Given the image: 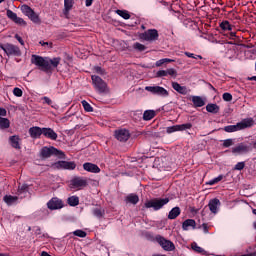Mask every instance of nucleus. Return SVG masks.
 <instances>
[{
    "label": "nucleus",
    "mask_w": 256,
    "mask_h": 256,
    "mask_svg": "<svg viewBox=\"0 0 256 256\" xmlns=\"http://www.w3.org/2000/svg\"><path fill=\"white\" fill-rule=\"evenodd\" d=\"M235 37H237V33L236 32H231L230 33V38L235 39Z\"/></svg>",
    "instance_id": "63"
},
{
    "label": "nucleus",
    "mask_w": 256,
    "mask_h": 256,
    "mask_svg": "<svg viewBox=\"0 0 256 256\" xmlns=\"http://www.w3.org/2000/svg\"><path fill=\"white\" fill-rule=\"evenodd\" d=\"M208 207L211 213H213L214 215H217V213H219V208L221 207V201H219V199L217 198H214L209 201Z\"/></svg>",
    "instance_id": "16"
},
{
    "label": "nucleus",
    "mask_w": 256,
    "mask_h": 256,
    "mask_svg": "<svg viewBox=\"0 0 256 256\" xmlns=\"http://www.w3.org/2000/svg\"><path fill=\"white\" fill-rule=\"evenodd\" d=\"M9 127H11L9 119L0 116V129H9Z\"/></svg>",
    "instance_id": "29"
},
{
    "label": "nucleus",
    "mask_w": 256,
    "mask_h": 256,
    "mask_svg": "<svg viewBox=\"0 0 256 256\" xmlns=\"http://www.w3.org/2000/svg\"><path fill=\"white\" fill-rule=\"evenodd\" d=\"M116 14L122 17V19H131V14L127 10H116Z\"/></svg>",
    "instance_id": "31"
},
{
    "label": "nucleus",
    "mask_w": 256,
    "mask_h": 256,
    "mask_svg": "<svg viewBox=\"0 0 256 256\" xmlns=\"http://www.w3.org/2000/svg\"><path fill=\"white\" fill-rule=\"evenodd\" d=\"M223 180V175H219L218 177L208 181L206 185H215L216 183H219V181Z\"/></svg>",
    "instance_id": "43"
},
{
    "label": "nucleus",
    "mask_w": 256,
    "mask_h": 256,
    "mask_svg": "<svg viewBox=\"0 0 256 256\" xmlns=\"http://www.w3.org/2000/svg\"><path fill=\"white\" fill-rule=\"evenodd\" d=\"M48 63L51 66V70L57 69V67H59V63H61V57H54L52 59H49Z\"/></svg>",
    "instance_id": "26"
},
{
    "label": "nucleus",
    "mask_w": 256,
    "mask_h": 256,
    "mask_svg": "<svg viewBox=\"0 0 256 256\" xmlns=\"http://www.w3.org/2000/svg\"><path fill=\"white\" fill-rule=\"evenodd\" d=\"M164 59V63H173L175 60L173 59H169V58H163Z\"/></svg>",
    "instance_id": "62"
},
{
    "label": "nucleus",
    "mask_w": 256,
    "mask_h": 256,
    "mask_svg": "<svg viewBox=\"0 0 256 256\" xmlns=\"http://www.w3.org/2000/svg\"><path fill=\"white\" fill-rule=\"evenodd\" d=\"M255 121L253 118H245L242 121L238 122L235 125H228L223 128V131L226 133H235L237 131H243V129H249V127H253Z\"/></svg>",
    "instance_id": "2"
},
{
    "label": "nucleus",
    "mask_w": 256,
    "mask_h": 256,
    "mask_svg": "<svg viewBox=\"0 0 256 256\" xmlns=\"http://www.w3.org/2000/svg\"><path fill=\"white\" fill-rule=\"evenodd\" d=\"M0 48L4 50L6 55H14V57H21V49L19 46L13 44H1Z\"/></svg>",
    "instance_id": "8"
},
{
    "label": "nucleus",
    "mask_w": 256,
    "mask_h": 256,
    "mask_svg": "<svg viewBox=\"0 0 256 256\" xmlns=\"http://www.w3.org/2000/svg\"><path fill=\"white\" fill-rule=\"evenodd\" d=\"M219 109H220L219 105H217V104L210 103V104L206 105V111H208V113L217 114V113H219Z\"/></svg>",
    "instance_id": "27"
},
{
    "label": "nucleus",
    "mask_w": 256,
    "mask_h": 256,
    "mask_svg": "<svg viewBox=\"0 0 256 256\" xmlns=\"http://www.w3.org/2000/svg\"><path fill=\"white\" fill-rule=\"evenodd\" d=\"M39 155L42 159H51V157H54V159H66L63 150H59L55 146H43Z\"/></svg>",
    "instance_id": "1"
},
{
    "label": "nucleus",
    "mask_w": 256,
    "mask_h": 256,
    "mask_svg": "<svg viewBox=\"0 0 256 256\" xmlns=\"http://www.w3.org/2000/svg\"><path fill=\"white\" fill-rule=\"evenodd\" d=\"M196 222H195V220H193V219H187V220H185L184 222H183V224H182V229L184 230V231H189V229H195V227H196Z\"/></svg>",
    "instance_id": "21"
},
{
    "label": "nucleus",
    "mask_w": 256,
    "mask_h": 256,
    "mask_svg": "<svg viewBox=\"0 0 256 256\" xmlns=\"http://www.w3.org/2000/svg\"><path fill=\"white\" fill-rule=\"evenodd\" d=\"M48 209H51L52 211H55L57 209H63L64 204L63 200L59 198H52L48 203H47Z\"/></svg>",
    "instance_id": "14"
},
{
    "label": "nucleus",
    "mask_w": 256,
    "mask_h": 256,
    "mask_svg": "<svg viewBox=\"0 0 256 256\" xmlns=\"http://www.w3.org/2000/svg\"><path fill=\"white\" fill-rule=\"evenodd\" d=\"M202 229L204 233H209V227H207V224H202Z\"/></svg>",
    "instance_id": "60"
},
{
    "label": "nucleus",
    "mask_w": 256,
    "mask_h": 256,
    "mask_svg": "<svg viewBox=\"0 0 256 256\" xmlns=\"http://www.w3.org/2000/svg\"><path fill=\"white\" fill-rule=\"evenodd\" d=\"M145 91L152 93V95H158V97H167L169 95V91L161 86H146Z\"/></svg>",
    "instance_id": "9"
},
{
    "label": "nucleus",
    "mask_w": 256,
    "mask_h": 256,
    "mask_svg": "<svg viewBox=\"0 0 256 256\" xmlns=\"http://www.w3.org/2000/svg\"><path fill=\"white\" fill-rule=\"evenodd\" d=\"M249 149H251V143L242 142L232 148V153L234 155H243L244 153H249Z\"/></svg>",
    "instance_id": "10"
},
{
    "label": "nucleus",
    "mask_w": 256,
    "mask_h": 256,
    "mask_svg": "<svg viewBox=\"0 0 256 256\" xmlns=\"http://www.w3.org/2000/svg\"><path fill=\"white\" fill-rule=\"evenodd\" d=\"M0 115L2 117H7V110L5 108H0Z\"/></svg>",
    "instance_id": "59"
},
{
    "label": "nucleus",
    "mask_w": 256,
    "mask_h": 256,
    "mask_svg": "<svg viewBox=\"0 0 256 256\" xmlns=\"http://www.w3.org/2000/svg\"><path fill=\"white\" fill-rule=\"evenodd\" d=\"M81 104L84 108V111H86L87 113H93V106H91V104H89L87 100H83Z\"/></svg>",
    "instance_id": "35"
},
{
    "label": "nucleus",
    "mask_w": 256,
    "mask_h": 256,
    "mask_svg": "<svg viewBox=\"0 0 256 256\" xmlns=\"http://www.w3.org/2000/svg\"><path fill=\"white\" fill-rule=\"evenodd\" d=\"M191 247H192L193 251H195L196 253H200L201 255H207V251H205V249H203L199 245H197V243L193 242L191 244Z\"/></svg>",
    "instance_id": "30"
},
{
    "label": "nucleus",
    "mask_w": 256,
    "mask_h": 256,
    "mask_svg": "<svg viewBox=\"0 0 256 256\" xmlns=\"http://www.w3.org/2000/svg\"><path fill=\"white\" fill-rule=\"evenodd\" d=\"M87 185V178L83 177H76L70 181V189H74V191H81Z\"/></svg>",
    "instance_id": "7"
},
{
    "label": "nucleus",
    "mask_w": 256,
    "mask_h": 256,
    "mask_svg": "<svg viewBox=\"0 0 256 256\" xmlns=\"http://www.w3.org/2000/svg\"><path fill=\"white\" fill-rule=\"evenodd\" d=\"M162 65H165V60L164 59H160L156 62V67H161Z\"/></svg>",
    "instance_id": "58"
},
{
    "label": "nucleus",
    "mask_w": 256,
    "mask_h": 256,
    "mask_svg": "<svg viewBox=\"0 0 256 256\" xmlns=\"http://www.w3.org/2000/svg\"><path fill=\"white\" fill-rule=\"evenodd\" d=\"M181 215V208L174 207L168 214V219H177Z\"/></svg>",
    "instance_id": "23"
},
{
    "label": "nucleus",
    "mask_w": 256,
    "mask_h": 256,
    "mask_svg": "<svg viewBox=\"0 0 256 256\" xmlns=\"http://www.w3.org/2000/svg\"><path fill=\"white\" fill-rule=\"evenodd\" d=\"M172 88L174 91H177V93H180V95H187V93H189L187 86H181L179 82H172Z\"/></svg>",
    "instance_id": "20"
},
{
    "label": "nucleus",
    "mask_w": 256,
    "mask_h": 256,
    "mask_svg": "<svg viewBox=\"0 0 256 256\" xmlns=\"http://www.w3.org/2000/svg\"><path fill=\"white\" fill-rule=\"evenodd\" d=\"M9 143L13 149L19 151L21 149V138L17 135H13L9 137Z\"/></svg>",
    "instance_id": "19"
},
{
    "label": "nucleus",
    "mask_w": 256,
    "mask_h": 256,
    "mask_svg": "<svg viewBox=\"0 0 256 256\" xmlns=\"http://www.w3.org/2000/svg\"><path fill=\"white\" fill-rule=\"evenodd\" d=\"M155 115H157V113L154 110H146L143 114V120L151 121V119H154Z\"/></svg>",
    "instance_id": "24"
},
{
    "label": "nucleus",
    "mask_w": 256,
    "mask_h": 256,
    "mask_svg": "<svg viewBox=\"0 0 256 256\" xmlns=\"http://www.w3.org/2000/svg\"><path fill=\"white\" fill-rule=\"evenodd\" d=\"M159 245L164 249V251H175V244L170 240L165 239L164 237H159L157 239Z\"/></svg>",
    "instance_id": "13"
},
{
    "label": "nucleus",
    "mask_w": 256,
    "mask_h": 256,
    "mask_svg": "<svg viewBox=\"0 0 256 256\" xmlns=\"http://www.w3.org/2000/svg\"><path fill=\"white\" fill-rule=\"evenodd\" d=\"M140 39L143 41H159V31L157 29H148L145 32L140 34Z\"/></svg>",
    "instance_id": "5"
},
{
    "label": "nucleus",
    "mask_w": 256,
    "mask_h": 256,
    "mask_svg": "<svg viewBox=\"0 0 256 256\" xmlns=\"http://www.w3.org/2000/svg\"><path fill=\"white\" fill-rule=\"evenodd\" d=\"M42 135L45 136L46 139H50L51 141H57L58 135L52 128H42Z\"/></svg>",
    "instance_id": "17"
},
{
    "label": "nucleus",
    "mask_w": 256,
    "mask_h": 256,
    "mask_svg": "<svg viewBox=\"0 0 256 256\" xmlns=\"http://www.w3.org/2000/svg\"><path fill=\"white\" fill-rule=\"evenodd\" d=\"M68 204L70 205V207H77V205H79V197L77 196L69 197Z\"/></svg>",
    "instance_id": "32"
},
{
    "label": "nucleus",
    "mask_w": 256,
    "mask_h": 256,
    "mask_svg": "<svg viewBox=\"0 0 256 256\" xmlns=\"http://www.w3.org/2000/svg\"><path fill=\"white\" fill-rule=\"evenodd\" d=\"M94 217H97L98 219H101V217H104L105 215V209L103 208H95L93 210Z\"/></svg>",
    "instance_id": "33"
},
{
    "label": "nucleus",
    "mask_w": 256,
    "mask_h": 256,
    "mask_svg": "<svg viewBox=\"0 0 256 256\" xmlns=\"http://www.w3.org/2000/svg\"><path fill=\"white\" fill-rule=\"evenodd\" d=\"M23 11L24 13H26L27 17L30 16V14L34 11L31 7L24 5L23 6Z\"/></svg>",
    "instance_id": "51"
},
{
    "label": "nucleus",
    "mask_w": 256,
    "mask_h": 256,
    "mask_svg": "<svg viewBox=\"0 0 256 256\" xmlns=\"http://www.w3.org/2000/svg\"><path fill=\"white\" fill-rule=\"evenodd\" d=\"M54 169H67L69 171H73L77 167L75 162L70 161H58L53 164Z\"/></svg>",
    "instance_id": "11"
},
{
    "label": "nucleus",
    "mask_w": 256,
    "mask_h": 256,
    "mask_svg": "<svg viewBox=\"0 0 256 256\" xmlns=\"http://www.w3.org/2000/svg\"><path fill=\"white\" fill-rule=\"evenodd\" d=\"M95 73H98V75H105V69L101 68L100 66L94 67Z\"/></svg>",
    "instance_id": "53"
},
{
    "label": "nucleus",
    "mask_w": 256,
    "mask_h": 256,
    "mask_svg": "<svg viewBox=\"0 0 256 256\" xmlns=\"http://www.w3.org/2000/svg\"><path fill=\"white\" fill-rule=\"evenodd\" d=\"M35 235H41V228H37V229H36Z\"/></svg>",
    "instance_id": "64"
},
{
    "label": "nucleus",
    "mask_w": 256,
    "mask_h": 256,
    "mask_svg": "<svg viewBox=\"0 0 256 256\" xmlns=\"http://www.w3.org/2000/svg\"><path fill=\"white\" fill-rule=\"evenodd\" d=\"M221 29H223V31H232L233 26H231V24L229 23V21H223L220 24Z\"/></svg>",
    "instance_id": "37"
},
{
    "label": "nucleus",
    "mask_w": 256,
    "mask_h": 256,
    "mask_svg": "<svg viewBox=\"0 0 256 256\" xmlns=\"http://www.w3.org/2000/svg\"><path fill=\"white\" fill-rule=\"evenodd\" d=\"M14 23H16V25H27V22L18 16H16V19H14Z\"/></svg>",
    "instance_id": "49"
},
{
    "label": "nucleus",
    "mask_w": 256,
    "mask_h": 256,
    "mask_svg": "<svg viewBox=\"0 0 256 256\" xmlns=\"http://www.w3.org/2000/svg\"><path fill=\"white\" fill-rule=\"evenodd\" d=\"M184 55L186 57H189V59H203V56L197 55V54H193L191 52H184Z\"/></svg>",
    "instance_id": "44"
},
{
    "label": "nucleus",
    "mask_w": 256,
    "mask_h": 256,
    "mask_svg": "<svg viewBox=\"0 0 256 256\" xmlns=\"http://www.w3.org/2000/svg\"><path fill=\"white\" fill-rule=\"evenodd\" d=\"M245 168V163L244 162H238L236 165H235V167H234V169L236 170V171H241V170H243Z\"/></svg>",
    "instance_id": "52"
},
{
    "label": "nucleus",
    "mask_w": 256,
    "mask_h": 256,
    "mask_svg": "<svg viewBox=\"0 0 256 256\" xmlns=\"http://www.w3.org/2000/svg\"><path fill=\"white\" fill-rule=\"evenodd\" d=\"M176 131H179L178 125L169 126L166 128V133H168V135H171V133H176Z\"/></svg>",
    "instance_id": "45"
},
{
    "label": "nucleus",
    "mask_w": 256,
    "mask_h": 256,
    "mask_svg": "<svg viewBox=\"0 0 256 256\" xmlns=\"http://www.w3.org/2000/svg\"><path fill=\"white\" fill-rule=\"evenodd\" d=\"M73 9V0H64V13H69Z\"/></svg>",
    "instance_id": "34"
},
{
    "label": "nucleus",
    "mask_w": 256,
    "mask_h": 256,
    "mask_svg": "<svg viewBox=\"0 0 256 256\" xmlns=\"http://www.w3.org/2000/svg\"><path fill=\"white\" fill-rule=\"evenodd\" d=\"M85 5L86 7H91L93 5V0H86Z\"/></svg>",
    "instance_id": "61"
},
{
    "label": "nucleus",
    "mask_w": 256,
    "mask_h": 256,
    "mask_svg": "<svg viewBox=\"0 0 256 256\" xmlns=\"http://www.w3.org/2000/svg\"><path fill=\"white\" fill-rule=\"evenodd\" d=\"M4 202L8 205H15L17 203L19 197L17 196H11V195H6L4 196Z\"/></svg>",
    "instance_id": "25"
},
{
    "label": "nucleus",
    "mask_w": 256,
    "mask_h": 256,
    "mask_svg": "<svg viewBox=\"0 0 256 256\" xmlns=\"http://www.w3.org/2000/svg\"><path fill=\"white\" fill-rule=\"evenodd\" d=\"M13 94L15 95V97H23V90L16 87L13 89Z\"/></svg>",
    "instance_id": "48"
},
{
    "label": "nucleus",
    "mask_w": 256,
    "mask_h": 256,
    "mask_svg": "<svg viewBox=\"0 0 256 256\" xmlns=\"http://www.w3.org/2000/svg\"><path fill=\"white\" fill-rule=\"evenodd\" d=\"M92 84L98 93H105L107 91V83L99 76H91Z\"/></svg>",
    "instance_id": "6"
},
{
    "label": "nucleus",
    "mask_w": 256,
    "mask_h": 256,
    "mask_svg": "<svg viewBox=\"0 0 256 256\" xmlns=\"http://www.w3.org/2000/svg\"><path fill=\"white\" fill-rule=\"evenodd\" d=\"M28 133L32 139H41V135H43V128L34 126L29 128Z\"/></svg>",
    "instance_id": "15"
},
{
    "label": "nucleus",
    "mask_w": 256,
    "mask_h": 256,
    "mask_svg": "<svg viewBox=\"0 0 256 256\" xmlns=\"http://www.w3.org/2000/svg\"><path fill=\"white\" fill-rule=\"evenodd\" d=\"M42 101H44V103H46V105H50V107H52V109H57V105L53 104V100H51V98L44 96L42 98Z\"/></svg>",
    "instance_id": "39"
},
{
    "label": "nucleus",
    "mask_w": 256,
    "mask_h": 256,
    "mask_svg": "<svg viewBox=\"0 0 256 256\" xmlns=\"http://www.w3.org/2000/svg\"><path fill=\"white\" fill-rule=\"evenodd\" d=\"M167 70H159L157 73H156V77H167Z\"/></svg>",
    "instance_id": "56"
},
{
    "label": "nucleus",
    "mask_w": 256,
    "mask_h": 256,
    "mask_svg": "<svg viewBox=\"0 0 256 256\" xmlns=\"http://www.w3.org/2000/svg\"><path fill=\"white\" fill-rule=\"evenodd\" d=\"M166 72L167 75H170L171 77H177V70H175V68H169Z\"/></svg>",
    "instance_id": "50"
},
{
    "label": "nucleus",
    "mask_w": 256,
    "mask_h": 256,
    "mask_svg": "<svg viewBox=\"0 0 256 256\" xmlns=\"http://www.w3.org/2000/svg\"><path fill=\"white\" fill-rule=\"evenodd\" d=\"M31 64L39 67L44 73H49V71H51V64H49V60H46L43 56L33 54Z\"/></svg>",
    "instance_id": "3"
},
{
    "label": "nucleus",
    "mask_w": 256,
    "mask_h": 256,
    "mask_svg": "<svg viewBox=\"0 0 256 256\" xmlns=\"http://www.w3.org/2000/svg\"><path fill=\"white\" fill-rule=\"evenodd\" d=\"M14 37H15L16 40H18L20 45H25V41H23V38H21V36H19V34H15Z\"/></svg>",
    "instance_id": "57"
},
{
    "label": "nucleus",
    "mask_w": 256,
    "mask_h": 256,
    "mask_svg": "<svg viewBox=\"0 0 256 256\" xmlns=\"http://www.w3.org/2000/svg\"><path fill=\"white\" fill-rule=\"evenodd\" d=\"M129 137H131V134L127 129H120L115 131V138L121 143L129 141Z\"/></svg>",
    "instance_id": "12"
},
{
    "label": "nucleus",
    "mask_w": 256,
    "mask_h": 256,
    "mask_svg": "<svg viewBox=\"0 0 256 256\" xmlns=\"http://www.w3.org/2000/svg\"><path fill=\"white\" fill-rule=\"evenodd\" d=\"M84 171H87L88 173H101V168L97 166L96 164H93L91 162H86L83 164Z\"/></svg>",
    "instance_id": "18"
},
{
    "label": "nucleus",
    "mask_w": 256,
    "mask_h": 256,
    "mask_svg": "<svg viewBox=\"0 0 256 256\" xmlns=\"http://www.w3.org/2000/svg\"><path fill=\"white\" fill-rule=\"evenodd\" d=\"M126 203H131L132 205H137L139 203V196L135 194H130L126 197Z\"/></svg>",
    "instance_id": "28"
},
{
    "label": "nucleus",
    "mask_w": 256,
    "mask_h": 256,
    "mask_svg": "<svg viewBox=\"0 0 256 256\" xmlns=\"http://www.w3.org/2000/svg\"><path fill=\"white\" fill-rule=\"evenodd\" d=\"M191 101L195 108L197 107H205V100L201 96H192Z\"/></svg>",
    "instance_id": "22"
},
{
    "label": "nucleus",
    "mask_w": 256,
    "mask_h": 256,
    "mask_svg": "<svg viewBox=\"0 0 256 256\" xmlns=\"http://www.w3.org/2000/svg\"><path fill=\"white\" fill-rule=\"evenodd\" d=\"M133 47L136 49V51H145V49H147L146 45H143L139 42L134 43Z\"/></svg>",
    "instance_id": "42"
},
{
    "label": "nucleus",
    "mask_w": 256,
    "mask_h": 256,
    "mask_svg": "<svg viewBox=\"0 0 256 256\" xmlns=\"http://www.w3.org/2000/svg\"><path fill=\"white\" fill-rule=\"evenodd\" d=\"M6 15H7L8 19H11V21H15V19H17V13L13 12L10 9H8L6 11Z\"/></svg>",
    "instance_id": "41"
},
{
    "label": "nucleus",
    "mask_w": 256,
    "mask_h": 256,
    "mask_svg": "<svg viewBox=\"0 0 256 256\" xmlns=\"http://www.w3.org/2000/svg\"><path fill=\"white\" fill-rule=\"evenodd\" d=\"M222 99L223 101H233V95H231V93L229 92H225L223 95H222Z\"/></svg>",
    "instance_id": "47"
},
{
    "label": "nucleus",
    "mask_w": 256,
    "mask_h": 256,
    "mask_svg": "<svg viewBox=\"0 0 256 256\" xmlns=\"http://www.w3.org/2000/svg\"><path fill=\"white\" fill-rule=\"evenodd\" d=\"M73 235H75L76 237H81V238L87 237V233L83 230H76L73 232Z\"/></svg>",
    "instance_id": "46"
},
{
    "label": "nucleus",
    "mask_w": 256,
    "mask_h": 256,
    "mask_svg": "<svg viewBox=\"0 0 256 256\" xmlns=\"http://www.w3.org/2000/svg\"><path fill=\"white\" fill-rule=\"evenodd\" d=\"M193 127V124L186 123V124H180L178 125V131H187V129H191Z\"/></svg>",
    "instance_id": "40"
},
{
    "label": "nucleus",
    "mask_w": 256,
    "mask_h": 256,
    "mask_svg": "<svg viewBox=\"0 0 256 256\" xmlns=\"http://www.w3.org/2000/svg\"><path fill=\"white\" fill-rule=\"evenodd\" d=\"M28 17L31 21H33L37 25H39V23H41V19L39 18V15H37V13H35V11H33Z\"/></svg>",
    "instance_id": "36"
},
{
    "label": "nucleus",
    "mask_w": 256,
    "mask_h": 256,
    "mask_svg": "<svg viewBox=\"0 0 256 256\" xmlns=\"http://www.w3.org/2000/svg\"><path fill=\"white\" fill-rule=\"evenodd\" d=\"M39 44L42 45V47H45V45H47L49 49H53V42L40 41Z\"/></svg>",
    "instance_id": "55"
},
{
    "label": "nucleus",
    "mask_w": 256,
    "mask_h": 256,
    "mask_svg": "<svg viewBox=\"0 0 256 256\" xmlns=\"http://www.w3.org/2000/svg\"><path fill=\"white\" fill-rule=\"evenodd\" d=\"M29 191V186L27 184H22L18 187V195H23Z\"/></svg>",
    "instance_id": "38"
},
{
    "label": "nucleus",
    "mask_w": 256,
    "mask_h": 256,
    "mask_svg": "<svg viewBox=\"0 0 256 256\" xmlns=\"http://www.w3.org/2000/svg\"><path fill=\"white\" fill-rule=\"evenodd\" d=\"M233 145V139H226L223 141V147H231Z\"/></svg>",
    "instance_id": "54"
},
{
    "label": "nucleus",
    "mask_w": 256,
    "mask_h": 256,
    "mask_svg": "<svg viewBox=\"0 0 256 256\" xmlns=\"http://www.w3.org/2000/svg\"><path fill=\"white\" fill-rule=\"evenodd\" d=\"M167 203H169V198H154L146 201L144 207H146V209L159 211L160 209H163Z\"/></svg>",
    "instance_id": "4"
}]
</instances>
